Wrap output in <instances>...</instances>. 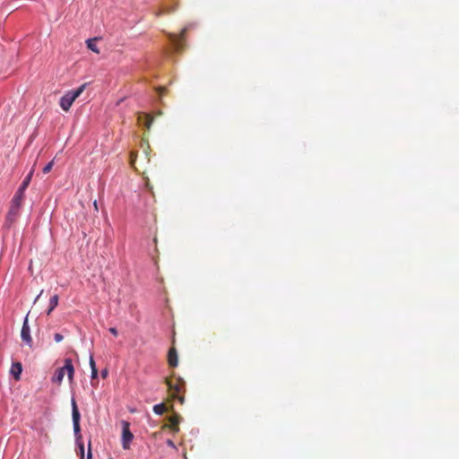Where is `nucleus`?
Instances as JSON below:
<instances>
[{
    "mask_svg": "<svg viewBox=\"0 0 459 459\" xmlns=\"http://www.w3.org/2000/svg\"><path fill=\"white\" fill-rule=\"evenodd\" d=\"M31 176H32V171H30V174L24 178L23 182L22 183V185L19 187L20 190L25 191V189L28 187V186L30 182Z\"/></svg>",
    "mask_w": 459,
    "mask_h": 459,
    "instance_id": "nucleus-15",
    "label": "nucleus"
},
{
    "mask_svg": "<svg viewBox=\"0 0 459 459\" xmlns=\"http://www.w3.org/2000/svg\"><path fill=\"white\" fill-rule=\"evenodd\" d=\"M94 207L97 209V202H94Z\"/></svg>",
    "mask_w": 459,
    "mask_h": 459,
    "instance_id": "nucleus-30",
    "label": "nucleus"
},
{
    "mask_svg": "<svg viewBox=\"0 0 459 459\" xmlns=\"http://www.w3.org/2000/svg\"><path fill=\"white\" fill-rule=\"evenodd\" d=\"M146 186H147V187H150L149 180H147V181H146Z\"/></svg>",
    "mask_w": 459,
    "mask_h": 459,
    "instance_id": "nucleus-29",
    "label": "nucleus"
},
{
    "mask_svg": "<svg viewBox=\"0 0 459 459\" xmlns=\"http://www.w3.org/2000/svg\"><path fill=\"white\" fill-rule=\"evenodd\" d=\"M22 372V366L21 362H13L11 367L10 373L13 375L15 380H19L21 378V375Z\"/></svg>",
    "mask_w": 459,
    "mask_h": 459,
    "instance_id": "nucleus-10",
    "label": "nucleus"
},
{
    "mask_svg": "<svg viewBox=\"0 0 459 459\" xmlns=\"http://www.w3.org/2000/svg\"><path fill=\"white\" fill-rule=\"evenodd\" d=\"M20 208L21 206H18L16 204H11L4 223V226L6 228H11L13 224L15 223L18 217L20 216Z\"/></svg>",
    "mask_w": 459,
    "mask_h": 459,
    "instance_id": "nucleus-5",
    "label": "nucleus"
},
{
    "mask_svg": "<svg viewBox=\"0 0 459 459\" xmlns=\"http://www.w3.org/2000/svg\"><path fill=\"white\" fill-rule=\"evenodd\" d=\"M167 411V407L164 403H159L153 406V411L158 414L161 415Z\"/></svg>",
    "mask_w": 459,
    "mask_h": 459,
    "instance_id": "nucleus-14",
    "label": "nucleus"
},
{
    "mask_svg": "<svg viewBox=\"0 0 459 459\" xmlns=\"http://www.w3.org/2000/svg\"><path fill=\"white\" fill-rule=\"evenodd\" d=\"M23 198H24V191L18 189V191L16 192L15 195L13 196V198L12 200L11 204H16L18 206H21Z\"/></svg>",
    "mask_w": 459,
    "mask_h": 459,
    "instance_id": "nucleus-12",
    "label": "nucleus"
},
{
    "mask_svg": "<svg viewBox=\"0 0 459 459\" xmlns=\"http://www.w3.org/2000/svg\"><path fill=\"white\" fill-rule=\"evenodd\" d=\"M150 149V145L146 143V148L143 149V152L146 155L147 161L150 162V158L148 157V150Z\"/></svg>",
    "mask_w": 459,
    "mask_h": 459,
    "instance_id": "nucleus-23",
    "label": "nucleus"
},
{
    "mask_svg": "<svg viewBox=\"0 0 459 459\" xmlns=\"http://www.w3.org/2000/svg\"><path fill=\"white\" fill-rule=\"evenodd\" d=\"M169 422V428L175 431L178 432L179 430L178 424L180 421V416L178 414H174L168 419Z\"/></svg>",
    "mask_w": 459,
    "mask_h": 459,
    "instance_id": "nucleus-11",
    "label": "nucleus"
},
{
    "mask_svg": "<svg viewBox=\"0 0 459 459\" xmlns=\"http://www.w3.org/2000/svg\"><path fill=\"white\" fill-rule=\"evenodd\" d=\"M141 119H142V115L139 116V117H138L139 122L141 121Z\"/></svg>",
    "mask_w": 459,
    "mask_h": 459,
    "instance_id": "nucleus-31",
    "label": "nucleus"
},
{
    "mask_svg": "<svg viewBox=\"0 0 459 459\" xmlns=\"http://www.w3.org/2000/svg\"><path fill=\"white\" fill-rule=\"evenodd\" d=\"M97 377H98V370H97V368L91 369V380L96 379Z\"/></svg>",
    "mask_w": 459,
    "mask_h": 459,
    "instance_id": "nucleus-21",
    "label": "nucleus"
},
{
    "mask_svg": "<svg viewBox=\"0 0 459 459\" xmlns=\"http://www.w3.org/2000/svg\"><path fill=\"white\" fill-rule=\"evenodd\" d=\"M108 369H107V368H105V369H103V370L101 371V377H102L103 378H106V377H108Z\"/></svg>",
    "mask_w": 459,
    "mask_h": 459,
    "instance_id": "nucleus-26",
    "label": "nucleus"
},
{
    "mask_svg": "<svg viewBox=\"0 0 459 459\" xmlns=\"http://www.w3.org/2000/svg\"><path fill=\"white\" fill-rule=\"evenodd\" d=\"M108 459H112V458H108Z\"/></svg>",
    "mask_w": 459,
    "mask_h": 459,
    "instance_id": "nucleus-32",
    "label": "nucleus"
},
{
    "mask_svg": "<svg viewBox=\"0 0 459 459\" xmlns=\"http://www.w3.org/2000/svg\"><path fill=\"white\" fill-rule=\"evenodd\" d=\"M54 165V160H51L50 162H48L44 168H43V173L44 174H47L48 173L51 169H52V167Z\"/></svg>",
    "mask_w": 459,
    "mask_h": 459,
    "instance_id": "nucleus-19",
    "label": "nucleus"
},
{
    "mask_svg": "<svg viewBox=\"0 0 459 459\" xmlns=\"http://www.w3.org/2000/svg\"><path fill=\"white\" fill-rule=\"evenodd\" d=\"M143 116L145 117V121H144L143 125L147 130H150L152 121H153V117H151L150 115H143Z\"/></svg>",
    "mask_w": 459,
    "mask_h": 459,
    "instance_id": "nucleus-17",
    "label": "nucleus"
},
{
    "mask_svg": "<svg viewBox=\"0 0 459 459\" xmlns=\"http://www.w3.org/2000/svg\"><path fill=\"white\" fill-rule=\"evenodd\" d=\"M87 47L89 49H91V51H93L95 53L100 52L94 39L87 40Z\"/></svg>",
    "mask_w": 459,
    "mask_h": 459,
    "instance_id": "nucleus-16",
    "label": "nucleus"
},
{
    "mask_svg": "<svg viewBox=\"0 0 459 459\" xmlns=\"http://www.w3.org/2000/svg\"><path fill=\"white\" fill-rule=\"evenodd\" d=\"M65 374L67 375L69 381L72 382L74 379V368L71 359H65V365L56 370L52 377V382L60 385Z\"/></svg>",
    "mask_w": 459,
    "mask_h": 459,
    "instance_id": "nucleus-1",
    "label": "nucleus"
},
{
    "mask_svg": "<svg viewBox=\"0 0 459 459\" xmlns=\"http://www.w3.org/2000/svg\"><path fill=\"white\" fill-rule=\"evenodd\" d=\"M90 366H91V369L96 368V364H95L94 359L91 355L90 357Z\"/></svg>",
    "mask_w": 459,
    "mask_h": 459,
    "instance_id": "nucleus-22",
    "label": "nucleus"
},
{
    "mask_svg": "<svg viewBox=\"0 0 459 459\" xmlns=\"http://www.w3.org/2000/svg\"><path fill=\"white\" fill-rule=\"evenodd\" d=\"M136 157H137L136 152H132L130 153L129 162H130L131 167H132V168H134L135 170H137V169H136V167H135V160H136Z\"/></svg>",
    "mask_w": 459,
    "mask_h": 459,
    "instance_id": "nucleus-18",
    "label": "nucleus"
},
{
    "mask_svg": "<svg viewBox=\"0 0 459 459\" xmlns=\"http://www.w3.org/2000/svg\"><path fill=\"white\" fill-rule=\"evenodd\" d=\"M80 412L74 399L72 400V418L74 424V431L75 435H78L81 431L80 429Z\"/></svg>",
    "mask_w": 459,
    "mask_h": 459,
    "instance_id": "nucleus-6",
    "label": "nucleus"
},
{
    "mask_svg": "<svg viewBox=\"0 0 459 459\" xmlns=\"http://www.w3.org/2000/svg\"><path fill=\"white\" fill-rule=\"evenodd\" d=\"M43 290H40V293L38 295V297L35 299V302L39 299V297L42 295Z\"/></svg>",
    "mask_w": 459,
    "mask_h": 459,
    "instance_id": "nucleus-28",
    "label": "nucleus"
},
{
    "mask_svg": "<svg viewBox=\"0 0 459 459\" xmlns=\"http://www.w3.org/2000/svg\"><path fill=\"white\" fill-rule=\"evenodd\" d=\"M130 424L127 421L122 422V446L124 449L130 447V443L134 438L133 433L130 431Z\"/></svg>",
    "mask_w": 459,
    "mask_h": 459,
    "instance_id": "nucleus-4",
    "label": "nucleus"
},
{
    "mask_svg": "<svg viewBox=\"0 0 459 459\" xmlns=\"http://www.w3.org/2000/svg\"><path fill=\"white\" fill-rule=\"evenodd\" d=\"M63 339H64V336H63L61 333H55V335H54V340H55L56 342H62V341H63Z\"/></svg>",
    "mask_w": 459,
    "mask_h": 459,
    "instance_id": "nucleus-20",
    "label": "nucleus"
},
{
    "mask_svg": "<svg viewBox=\"0 0 459 459\" xmlns=\"http://www.w3.org/2000/svg\"><path fill=\"white\" fill-rule=\"evenodd\" d=\"M187 29L184 28L179 35H170V41L173 44L177 51H179L183 48V41Z\"/></svg>",
    "mask_w": 459,
    "mask_h": 459,
    "instance_id": "nucleus-8",
    "label": "nucleus"
},
{
    "mask_svg": "<svg viewBox=\"0 0 459 459\" xmlns=\"http://www.w3.org/2000/svg\"><path fill=\"white\" fill-rule=\"evenodd\" d=\"M168 363L171 368H176L178 364V352L175 347H171L168 353Z\"/></svg>",
    "mask_w": 459,
    "mask_h": 459,
    "instance_id": "nucleus-9",
    "label": "nucleus"
},
{
    "mask_svg": "<svg viewBox=\"0 0 459 459\" xmlns=\"http://www.w3.org/2000/svg\"><path fill=\"white\" fill-rule=\"evenodd\" d=\"M166 384L169 392H171V395L174 398H178L181 403L184 402V398L178 396V394L183 391L185 383L182 379L178 378L175 381L166 379Z\"/></svg>",
    "mask_w": 459,
    "mask_h": 459,
    "instance_id": "nucleus-3",
    "label": "nucleus"
},
{
    "mask_svg": "<svg viewBox=\"0 0 459 459\" xmlns=\"http://www.w3.org/2000/svg\"><path fill=\"white\" fill-rule=\"evenodd\" d=\"M91 457H92V455H91V448H89L88 459H91Z\"/></svg>",
    "mask_w": 459,
    "mask_h": 459,
    "instance_id": "nucleus-27",
    "label": "nucleus"
},
{
    "mask_svg": "<svg viewBox=\"0 0 459 459\" xmlns=\"http://www.w3.org/2000/svg\"><path fill=\"white\" fill-rule=\"evenodd\" d=\"M166 443H167V445H168L169 446H170V447H172V448H174V449H177V447H176V446H175L174 442H173L171 439H168V440L166 441Z\"/></svg>",
    "mask_w": 459,
    "mask_h": 459,
    "instance_id": "nucleus-24",
    "label": "nucleus"
},
{
    "mask_svg": "<svg viewBox=\"0 0 459 459\" xmlns=\"http://www.w3.org/2000/svg\"><path fill=\"white\" fill-rule=\"evenodd\" d=\"M85 88H86V83H83L79 88L67 91L60 99L59 104H60L61 108L65 112L69 111L73 103L84 91Z\"/></svg>",
    "mask_w": 459,
    "mask_h": 459,
    "instance_id": "nucleus-2",
    "label": "nucleus"
},
{
    "mask_svg": "<svg viewBox=\"0 0 459 459\" xmlns=\"http://www.w3.org/2000/svg\"><path fill=\"white\" fill-rule=\"evenodd\" d=\"M109 332H110L114 336H117V334H118L117 330L115 327H110V328H109Z\"/></svg>",
    "mask_w": 459,
    "mask_h": 459,
    "instance_id": "nucleus-25",
    "label": "nucleus"
},
{
    "mask_svg": "<svg viewBox=\"0 0 459 459\" xmlns=\"http://www.w3.org/2000/svg\"><path fill=\"white\" fill-rule=\"evenodd\" d=\"M59 297L57 294H55L52 296L49 299V307L47 312L48 315H50L51 312L57 307L58 305Z\"/></svg>",
    "mask_w": 459,
    "mask_h": 459,
    "instance_id": "nucleus-13",
    "label": "nucleus"
},
{
    "mask_svg": "<svg viewBox=\"0 0 459 459\" xmlns=\"http://www.w3.org/2000/svg\"><path fill=\"white\" fill-rule=\"evenodd\" d=\"M22 340L30 347L32 345V338L30 336V329L28 324V316L25 317L22 331H21Z\"/></svg>",
    "mask_w": 459,
    "mask_h": 459,
    "instance_id": "nucleus-7",
    "label": "nucleus"
}]
</instances>
